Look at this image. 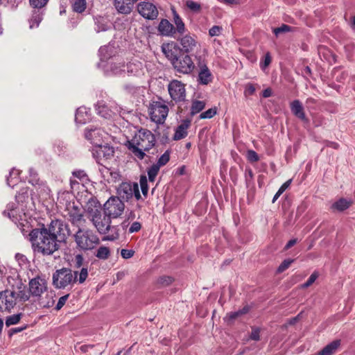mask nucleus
I'll use <instances>...</instances> for the list:
<instances>
[{
	"mask_svg": "<svg viewBox=\"0 0 355 355\" xmlns=\"http://www.w3.org/2000/svg\"><path fill=\"white\" fill-rule=\"evenodd\" d=\"M141 228V225L139 222H134L130 227L128 232L129 233H134L139 232Z\"/></svg>",
	"mask_w": 355,
	"mask_h": 355,
	"instance_id": "nucleus-55",
	"label": "nucleus"
},
{
	"mask_svg": "<svg viewBox=\"0 0 355 355\" xmlns=\"http://www.w3.org/2000/svg\"><path fill=\"white\" fill-rule=\"evenodd\" d=\"M290 107L291 112L293 114L294 116H295L297 118L300 119L302 121H308V119L306 116L302 105L299 100H294L293 101H292L291 103Z\"/></svg>",
	"mask_w": 355,
	"mask_h": 355,
	"instance_id": "nucleus-22",
	"label": "nucleus"
},
{
	"mask_svg": "<svg viewBox=\"0 0 355 355\" xmlns=\"http://www.w3.org/2000/svg\"><path fill=\"white\" fill-rule=\"evenodd\" d=\"M84 209L87 214L93 218L101 213V205L95 197H91L85 203Z\"/></svg>",
	"mask_w": 355,
	"mask_h": 355,
	"instance_id": "nucleus-17",
	"label": "nucleus"
},
{
	"mask_svg": "<svg viewBox=\"0 0 355 355\" xmlns=\"http://www.w3.org/2000/svg\"><path fill=\"white\" fill-rule=\"evenodd\" d=\"M93 347H94L93 345H83L80 347V350L83 353H86L87 352H88L89 349H92Z\"/></svg>",
	"mask_w": 355,
	"mask_h": 355,
	"instance_id": "nucleus-63",
	"label": "nucleus"
},
{
	"mask_svg": "<svg viewBox=\"0 0 355 355\" xmlns=\"http://www.w3.org/2000/svg\"><path fill=\"white\" fill-rule=\"evenodd\" d=\"M158 31L162 35L175 37V26L167 19L161 20L158 26Z\"/></svg>",
	"mask_w": 355,
	"mask_h": 355,
	"instance_id": "nucleus-21",
	"label": "nucleus"
},
{
	"mask_svg": "<svg viewBox=\"0 0 355 355\" xmlns=\"http://www.w3.org/2000/svg\"><path fill=\"white\" fill-rule=\"evenodd\" d=\"M135 251L132 250L122 249L121 251V255L123 259H130L133 257Z\"/></svg>",
	"mask_w": 355,
	"mask_h": 355,
	"instance_id": "nucleus-53",
	"label": "nucleus"
},
{
	"mask_svg": "<svg viewBox=\"0 0 355 355\" xmlns=\"http://www.w3.org/2000/svg\"><path fill=\"white\" fill-rule=\"evenodd\" d=\"M297 243L296 239H291L285 245L284 250H288L291 247H293L295 243Z\"/></svg>",
	"mask_w": 355,
	"mask_h": 355,
	"instance_id": "nucleus-64",
	"label": "nucleus"
},
{
	"mask_svg": "<svg viewBox=\"0 0 355 355\" xmlns=\"http://www.w3.org/2000/svg\"><path fill=\"white\" fill-rule=\"evenodd\" d=\"M318 277V272L316 271L313 272L311 275V276L309 277L308 280L305 283L302 284L301 287L302 288H306L309 287L315 282V281L316 280V279Z\"/></svg>",
	"mask_w": 355,
	"mask_h": 355,
	"instance_id": "nucleus-47",
	"label": "nucleus"
},
{
	"mask_svg": "<svg viewBox=\"0 0 355 355\" xmlns=\"http://www.w3.org/2000/svg\"><path fill=\"white\" fill-rule=\"evenodd\" d=\"M88 277L87 268L83 267L80 272H73L70 268H62L53 274V285L56 288H65L78 282L83 284Z\"/></svg>",
	"mask_w": 355,
	"mask_h": 355,
	"instance_id": "nucleus-4",
	"label": "nucleus"
},
{
	"mask_svg": "<svg viewBox=\"0 0 355 355\" xmlns=\"http://www.w3.org/2000/svg\"><path fill=\"white\" fill-rule=\"evenodd\" d=\"M162 51L177 72L190 74L195 69V64L189 55L182 52L178 53L176 44H163Z\"/></svg>",
	"mask_w": 355,
	"mask_h": 355,
	"instance_id": "nucleus-2",
	"label": "nucleus"
},
{
	"mask_svg": "<svg viewBox=\"0 0 355 355\" xmlns=\"http://www.w3.org/2000/svg\"><path fill=\"white\" fill-rule=\"evenodd\" d=\"M291 29V27L286 24H282L280 27L276 28L274 29L273 32L275 34V35H278L280 33H286L290 31Z\"/></svg>",
	"mask_w": 355,
	"mask_h": 355,
	"instance_id": "nucleus-49",
	"label": "nucleus"
},
{
	"mask_svg": "<svg viewBox=\"0 0 355 355\" xmlns=\"http://www.w3.org/2000/svg\"><path fill=\"white\" fill-rule=\"evenodd\" d=\"M155 144V135L150 130L141 128L131 140L127 141L125 146L135 157L143 159L146 155L144 151L149 150Z\"/></svg>",
	"mask_w": 355,
	"mask_h": 355,
	"instance_id": "nucleus-3",
	"label": "nucleus"
},
{
	"mask_svg": "<svg viewBox=\"0 0 355 355\" xmlns=\"http://www.w3.org/2000/svg\"><path fill=\"white\" fill-rule=\"evenodd\" d=\"M260 329L259 328H252L250 338L253 340L258 341L260 339Z\"/></svg>",
	"mask_w": 355,
	"mask_h": 355,
	"instance_id": "nucleus-52",
	"label": "nucleus"
},
{
	"mask_svg": "<svg viewBox=\"0 0 355 355\" xmlns=\"http://www.w3.org/2000/svg\"><path fill=\"white\" fill-rule=\"evenodd\" d=\"M10 293L16 298V301L26 302L30 298L29 291H26V286L19 278H8Z\"/></svg>",
	"mask_w": 355,
	"mask_h": 355,
	"instance_id": "nucleus-6",
	"label": "nucleus"
},
{
	"mask_svg": "<svg viewBox=\"0 0 355 355\" xmlns=\"http://www.w3.org/2000/svg\"><path fill=\"white\" fill-rule=\"evenodd\" d=\"M72 239L76 249L83 252L94 250L100 243L98 236L93 230L81 227H78Z\"/></svg>",
	"mask_w": 355,
	"mask_h": 355,
	"instance_id": "nucleus-5",
	"label": "nucleus"
},
{
	"mask_svg": "<svg viewBox=\"0 0 355 355\" xmlns=\"http://www.w3.org/2000/svg\"><path fill=\"white\" fill-rule=\"evenodd\" d=\"M170 159L169 153L166 150L158 159L157 162L155 164L160 168L162 166H164L168 163Z\"/></svg>",
	"mask_w": 355,
	"mask_h": 355,
	"instance_id": "nucleus-46",
	"label": "nucleus"
},
{
	"mask_svg": "<svg viewBox=\"0 0 355 355\" xmlns=\"http://www.w3.org/2000/svg\"><path fill=\"white\" fill-rule=\"evenodd\" d=\"M254 92L255 87L252 84L249 83L246 85L245 90V95H252L254 93Z\"/></svg>",
	"mask_w": 355,
	"mask_h": 355,
	"instance_id": "nucleus-58",
	"label": "nucleus"
},
{
	"mask_svg": "<svg viewBox=\"0 0 355 355\" xmlns=\"http://www.w3.org/2000/svg\"><path fill=\"white\" fill-rule=\"evenodd\" d=\"M205 103L202 101H193L191 107V114L192 116L199 113L205 107Z\"/></svg>",
	"mask_w": 355,
	"mask_h": 355,
	"instance_id": "nucleus-34",
	"label": "nucleus"
},
{
	"mask_svg": "<svg viewBox=\"0 0 355 355\" xmlns=\"http://www.w3.org/2000/svg\"><path fill=\"white\" fill-rule=\"evenodd\" d=\"M72 10L77 13H82L86 9V0H71Z\"/></svg>",
	"mask_w": 355,
	"mask_h": 355,
	"instance_id": "nucleus-30",
	"label": "nucleus"
},
{
	"mask_svg": "<svg viewBox=\"0 0 355 355\" xmlns=\"http://www.w3.org/2000/svg\"><path fill=\"white\" fill-rule=\"evenodd\" d=\"M69 296V295L67 294V295H63L59 298L58 302L55 306L56 310H60L63 307V306L65 304Z\"/></svg>",
	"mask_w": 355,
	"mask_h": 355,
	"instance_id": "nucleus-51",
	"label": "nucleus"
},
{
	"mask_svg": "<svg viewBox=\"0 0 355 355\" xmlns=\"http://www.w3.org/2000/svg\"><path fill=\"white\" fill-rule=\"evenodd\" d=\"M49 0H29L30 5L37 9H41L46 6Z\"/></svg>",
	"mask_w": 355,
	"mask_h": 355,
	"instance_id": "nucleus-45",
	"label": "nucleus"
},
{
	"mask_svg": "<svg viewBox=\"0 0 355 355\" xmlns=\"http://www.w3.org/2000/svg\"><path fill=\"white\" fill-rule=\"evenodd\" d=\"M12 175H15V176H17V175H19V173H18V171L17 170H15V169H12L10 172V175L7 178V184L9 186H11V184L12 183V180H13V178H12ZM15 178H17V177H15Z\"/></svg>",
	"mask_w": 355,
	"mask_h": 355,
	"instance_id": "nucleus-60",
	"label": "nucleus"
},
{
	"mask_svg": "<svg viewBox=\"0 0 355 355\" xmlns=\"http://www.w3.org/2000/svg\"><path fill=\"white\" fill-rule=\"evenodd\" d=\"M125 64L123 62L119 63H111L110 66V70L114 75H121L125 73Z\"/></svg>",
	"mask_w": 355,
	"mask_h": 355,
	"instance_id": "nucleus-32",
	"label": "nucleus"
},
{
	"mask_svg": "<svg viewBox=\"0 0 355 355\" xmlns=\"http://www.w3.org/2000/svg\"><path fill=\"white\" fill-rule=\"evenodd\" d=\"M158 166L153 164L148 169V180L150 182H154L159 171Z\"/></svg>",
	"mask_w": 355,
	"mask_h": 355,
	"instance_id": "nucleus-40",
	"label": "nucleus"
},
{
	"mask_svg": "<svg viewBox=\"0 0 355 355\" xmlns=\"http://www.w3.org/2000/svg\"><path fill=\"white\" fill-rule=\"evenodd\" d=\"M68 219L76 227H80V223L83 219V211L75 202L69 203L67 206Z\"/></svg>",
	"mask_w": 355,
	"mask_h": 355,
	"instance_id": "nucleus-11",
	"label": "nucleus"
},
{
	"mask_svg": "<svg viewBox=\"0 0 355 355\" xmlns=\"http://www.w3.org/2000/svg\"><path fill=\"white\" fill-rule=\"evenodd\" d=\"M291 181V180H288V181L284 182L278 190L279 193H283L285 191V190L290 186Z\"/></svg>",
	"mask_w": 355,
	"mask_h": 355,
	"instance_id": "nucleus-61",
	"label": "nucleus"
},
{
	"mask_svg": "<svg viewBox=\"0 0 355 355\" xmlns=\"http://www.w3.org/2000/svg\"><path fill=\"white\" fill-rule=\"evenodd\" d=\"M139 184L141 187V190L144 196H146L148 191V180L146 178V176L144 175H142L140 176L139 180Z\"/></svg>",
	"mask_w": 355,
	"mask_h": 355,
	"instance_id": "nucleus-41",
	"label": "nucleus"
},
{
	"mask_svg": "<svg viewBox=\"0 0 355 355\" xmlns=\"http://www.w3.org/2000/svg\"><path fill=\"white\" fill-rule=\"evenodd\" d=\"M217 113V108L216 107L208 109L207 111L202 112L200 114V119H211Z\"/></svg>",
	"mask_w": 355,
	"mask_h": 355,
	"instance_id": "nucleus-43",
	"label": "nucleus"
},
{
	"mask_svg": "<svg viewBox=\"0 0 355 355\" xmlns=\"http://www.w3.org/2000/svg\"><path fill=\"white\" fill-rule=\"evenodd\" d=\"M110 254V250L107 247H100L96 253V257L101 259H107Z\"/></svg>",
	"mask_w": 355,
	"mask_h": 355,
	"instance_id": "nucleus-37",
	"label": "nucleus"
},
{
	"mask_svg": "<svg viewBox=\"0 0 355 355\" xmlns=\"http://www.w3.org/2000/svg\"><path fill=\"white\" fill-rule=\"evenodd\" d=\"M85 110L86 109L85 107H79L77 109L75 115V120L76 123L83 124L87 122L88 117L87 116V112Z\"/></svg>",
	"mask_w": 355,
	"mask_h": 355,
	"instance_id": "nucleus-33",
	"label": "nucleus"
},
{
	"mask_svg": "<svg viewBox=\"0 0 355 355\" xmlns=\"http://www.w3.org/2000/svg\"><path fill=\"white\" fill-rule=\"evenodd\" d=\"M69 232L67 224L55 219L46 225L42 224L32 228L28 236L33 253L47 257L58 251L60 243L66 241Z\"/></svg>",
	"mask_w": 355,
	"mask_h": 355,
	"instance_id": "nucleus-1",
	"label": "nucleus"
},
{
	"mask_svg": "<svg viewBox=\"0 0 355 355\" xmlns=\"http://www.w3.org/2000/svg\"><path fill=\"white\" fill-rule=\"evenodd\" d=\"M169 94L175 101H184L186 97L185 85L178 80H172L168 86Z\"/></svg>",
	"mask_w": 355,
	"mask_h": 355,
	"instance_id": "nucleus-10",
	"label": "nucleus"
},
{
	"mask_svg": "<svg viewBox=\"0 0 355 355\" xmlns=\"http://www.w3.org/2000/svg\"><path fill=\"white\" fill-rule=\"evenodd\" d=\"M21 317V313L14 314L7 317L6 319V325L7 327H10L11 325L17 324L19 322Z\"/></svg>",
	"mask_w": 355,
	"mask_h": 355,
	"instance_id": "nucleus-39",
	"label": "nucleus"
},
{
	"mask_svg": "<svg viewBox=\"0 0 355 355\" xmlns=\"http://www.w3.org/2000/svg\"><path fill=\"white\" fill-rule=\"evenodd\" d=\"M97 113L103 118H109L111 116L110 110L104 103L98 102L96 105Z\"/></svg>",
	"mask_w": 355,
	"mask_h": 355,
	"instance_id": "nucleus-31",
	"label": "nucleus"
},
{
	"mask_svg": "<svg viewBox=\"0 0 355 355\" xmlns=\"http://www.w3.org/2000/svg\"><path fill=\"white\" fill-rule=\"evenodd\" d=\"M135 191V183L122 182L117 189V195L121 200L128 201L132 198Z\"/></svg>",
	"mask_w": 355,
	"mask_h": 355,
	"instance_id": "nucleus-16",
	"label": "nucleus"
},
{
	"mask_svg": "<svg viewBox=\"0 0 355 355\" xmlns=\"http://www.w3.org/2000/svg\"><path fill=\"white\" fill-rule=\"evenodd\" d=\"M173 20L175 24V34L179 33L182 35L186 31L185 25L181 17L175 11H173Z\"/></svg>",
	"mask_w": 355,
	"mask_h": 355,
	"instance_id": "nucleus-27",
	"label": "nucleus"
},
{
	"mask_svg": "<svg viewBox=\"0 0 355 355\" xmlns=\"http://www.w3.org/2000/svg\"><path fill=\"white\" fill-rule=\"evenodd\" d=\"M178 40L179 41L181 47H179L176 44L177 52L179 51L187 54L192 53L198 44L196 39L190 34L178 37Z\"/></svg>",
	"mask_w": 355,
	"mask_h": 355,
	"instance_id": "nucleus-12",
	"label": "nucleus"
},
{
	"mask_svg": "<svg viewBox=\"0 0 355 355\" xmlns=\"http://www.w3.org/2000/svg\"><path fill=\"white\" fill-rule=\"evenodd\" d=\"M73 175L80 180L85 178L87 175L84 171L78 170L73 172Z\"/></svg>",
	"mask_w": 355,
	"mask_h": 355,
	"instance_id": "nucleus-59",
	"label": "nucleus"
},
{
	"mask_svg": "<svg viewBox=\"0 0 355 355\" xmlns=\"http://www.w3.org/2000/svg\"><path fill=\"white\" fill-rule=\"evenodd\" d=\"M124 208V203L119 198L112 196L103 205V214L115 218L123 214Z\"/></svg>",
	"mask_w": 355,
	"mask_h": 355,
	"instance_id": "nucleus-7",
	"label": "nucleus"
},
{
	"mask_svg": "<svg viewBox=\"0 0 355 355\" xmlns=\"http://www.w3.org/2000/svg\"><path fill=\"white\" fill-rule=\"evenodd\" d=\"M271 60H272V58H271L270 53L269 52H267L265 54L263 62L261 63V67L262 69L266 68L267 67H268L270 65Z\"/></svg>",
	"mask_w": 355,
	"mask_h": 355,
	"instance_id": "nucleus-54",
	"label": "nucleus"
},
{
	"mask_svg": "<svg viewBox=\"0 0 355 355\" xmlns=\"http://www.w3.org/2000/svg\"><path fill=\"white\" fill-rule=\"evenodd\" d=\"M222 31V27L219 26H214L209 31L210 37L218 36Z\"/></svg>",
	"mask_w": 355,
	"mask_h": 355,
	"instance_id": "nucleus-50",
	"label": "nucleus"
},
{
	"mask_svg": "<svg viewBox=\"0 0 355 355\" xmlns=\"http://www.w3.org/2000/svg\"><path fill=\"white\" fill-rule=\"evenodd\" d=\"M254 177V173L252 170L250 168H246L245 170V178L246 182H249L252 180Z\"/></svg>",
	"mask_w": 355,
	"mask_h": 355,
	"instance_id": "nucleus-56",
	"label": "nucleus"
},
{
	"mask_svg": "<svg viewBox=\"0 0 355 355\" xmlns=\"http://www.w3.org/2000/svg\"><path fill=\"white\" fill-rule=\"evenodd\" d=\"M47 288L46 282L40 277H35L29 282V295L40 297Z\"/></svg>",
	"mask_w": 355,
	"mask_h": 355,
	"instance_id": "nucleus-14",
	"label": "nucleus"
},
{
	"mask_svg": "<svg viewBox=\"0 0 355 355\" xmlns=\"http://www.w3.org/2000/svg\"><path fill=\"white\" fill-rule=\"evenodd\" d=\"M114 6L119 14L129 15L132 11V0H114Z\"/></svg>",
	"mask_w": 355,
	"mask_h": 355,
	"instance_id": "nucleus-20",
	"label": "nucleus"
},
{
	"mask_svg": "<svg viewBox=\"0 0 355 355\" xmlns=\"http://www.w3.org/2000/svg\"><path fill=\"white\" fill-rule=\"evenodd\" d=\"M84 258L82 254H76L75 256V266L76 268L82 267L83 264Z\"/></svg>",
	"mask_w": 355,
	"mask_h": 355,
	"instance_id": "nucleus-57",
	"label": "nucleus"
},
{
	"mask_svg": "<svg viewBox=\"0 0 355 355\" xmlns=\"http://www.w3.org/2000/svg\"><path fill=\"white\" fill-rule=\"evenodd\" d=\"M97 231L102 234L108 232L111 227V217L104 214L103 216L101 213L98 216H94L90 219Z\"/></svg>",
	"mask_w": 355,
	"mask_h": 355,
	"instance_id": "nucleus-13",
	"label": "nucleus"
},
{
	"mask_svg": "<svg viewBox=\"0 0 355 355\" xmlns=\"http://www.w3.org/2000/svg\"><path fill=\"white\" fill-rule=\"evenodd\" d=\"M247 158L250 162H256L259 160L258 154L253 150H248Z\"/></svg>",
	"mask_w": 355,
	"mask_h": 355,
	"instance_id": "nucleus-48",
	"label": "nucleus"
},
{
	"mask_svg": "<svg viewBox=\"0 0 355 355\" xmlns=\"http://www.w3.org/2000/svg\"><path fill=\"white\" fill-rule=\"evenodd\" d=\"M95 147L96 149L94 154H96L97 158L98 159H101L103 157L105 159H108L114 156V151L113 147L110 146L107 144L102 145L101 143L98 145L95 146Z\"/></svg>",
	"mask_w": 355,
	"mask_h": 355,
	"instance_id": "nucleus-19",
	"label": "nucleus"
},
{
	"mask_svg": "<svg viewBox=\"0 0 355 355\" xmlns=\"http://www.w3.org/2000/svg\"><path fill=\"white\" fill-rule=\"evenodd\" d=\"M148 111L151 120L156 123L161 124L165 121L168 115V107L159 101H154L150 104Z\"/></svg>",
	"mask_w": 355,
	"mask_h": 355,
	"instance_id": "nucleus-8",
	"label": "nucleus"
},
{
	"mask_svg": "<svg viewBox=\"0 0 355 355\" xmlns=\"http://www.w3.org/2000/svg\"><path fill=\"white\" fill-rule=\"evenodd\" d=\"M352 205V202L345 198H340L338 200L332 204L331 209L339 211H343L348 209Z\"/></svg>",
	"mask_w": 355,
	"mask_h": 355,
	"instance_id": "nucleus-26",
	"label": "nucleus"
},
{
	"mask_svg": "<svg viewBox=\"0 0 355 355\" xmlns=\"http://www.w3.org/2000/svg\"><path fill=\"white\" fill-rule=\"evenodd\" d=\"M29 179L28 182L33 185H41L42 182L40 181L38 173L33 168H30L28 170Z\"/></svg>",
	"mask_w": 355,
	"mask_h": 355,
	"instance_id": "nucleus-35",
	"label": "nucleus"
},
{
	"mask_svg": "<svg viewBox=\"0 0 355 355\" xmlns=\"http://www.w3.org/2000/svg\"><path fill=\"white\" fill-rule=\"evenodd\" d=\"M340 345V340H335L326 345L322 350L315 355H333Z\"/></svg>",
	"mask_w": 355,
	"mask_h": 355,
	"instance_id": "nucleus-25",
	"label": "nucleus"
},
{
	"mask_svg": "<svg viewBox=\"0 0 355 355\" xmlns=\"http://www.w3.org/2000/svg\"><path fill=\"white\" fill-rule=\"evenodd\" d=\"M191 125V121L189 119L184 120L180 125H179L173 135V140L178 141L185 138L187 135V129Z\"/></svg>",
	"mask_w": 355,
	"mask_h": 355,
	"instance_id": "nucleus-24",
	"label": "nucleus"
},
{
	"mask_svg": "<svg viewBox=\"0 0 355 355\" xmlns=\"http://www.w3.org/2000/svg\"><path fill=\"white\" fill-rule=\"evenodd\" d=\"M186 6L190 10L194 12H199L201 10V5L192 0H187L186 1Z\"/></svg>",
	"mask_w": 355,
	"mask_h": 355,
	"instance_id": "nucleus-42",
	"label": "nucleus"
},
{
	"mask_svg": "<svg viewBox=\"0 0 355 355\" xmlns=\"http://www.w3.org/2000/svg\"><path fill=\"white\" fill-rule=\"evenodd\" d=\"M42 19V12L40 10H34L29 19L30 28L37 27Z\"/></svg>",
	"mask_w": 355,
	"mask_h": 355,
	"instance_id": "nucleus-29",
	"label": "nucleus"
},
{
	"mask_svg": "<svg viewBox=\"0 0 355 355\" xmlns=\"http://www.w3.org/2000/svg\"><path fill=\"white\" fill-rule=\"evenodd\" d=\"M133 196L137 200L141 198L137 183H135V191Z\"/></svg>",
	"mask_w": 355,
	"mask_h": 355,
	"instance_id": "nucleus-62",
	"label": "nucleus"
},
{
	"mask_svg": "<svg viewBox=\"0 0 355 355\" xmlns=\"http://www.w3.org/2000/svg\"><path fill=\"white\" fill-rule=\"evenodd\" d=\"M250 307L247 305L237 311L230 312L227 313V317L230 320L232 321L236 319L237 318L246 314L247 313H248Z\"/></svg>",
	"mask_w": 355,
	"mask_h": 355,
	"instance_id": "nucleus-36",
	"label": "nucleus"
},
{
	"mask_svg": "<svg viewBox=\"0 0 355 355\" xmlns=\"http://www.w3.org/2000/svg\"><path fill=\"white\" fill-rule=\"evenodd\" d=\"M102 137V131L99 128H90L87 129L85 132V138L89 140L91 143L95 146L101 144Z\"/></svg>",
	"mask_w": 355,
	"mask_h": 355,
	"instance_id": "nucleus-23",
	"label": "nucleus"
},
{
	"mask_svg": "<svg viewBox=\"0 0 355 355\" xmlns=\"http://www.w3.org/2000/svg\"><path fill=\"white\" fill-rule=\"evenodd\" d=\"M3 215L6 217L9 218L13 222H16L17 220V211L15 203H9L7 205L6 209L3 211Z\"/></svg>",
	"mask_w": 355,
	"mask_h": 355,
	"instance_id": "nucleus-28",
	"label": "nucleus"
},
{
	"mask_svg": "<svg viewBox=\"0 0 355 355\" xmlns=\"http://www.w3.org/2000/svg\"><path fill=\"white\" fill-rule=\"evenodd\" d=\"M173 282V278L170 276H162L157 279V284L159 287L169 286Z\"/></svg>",
	"mask_w": 355,
	"mask_h": 355,
	"instance_id": "nucleus-38",
	"label": "nucleus"
},
{
	"mask_svg": "<svg viewBox=\"0 0 355 355\" xmlns=\"http://www.w3.org/2000/svg\"><path fill=\"white\" fill-rule=\"evenodd\" d=\"M295 259H287L284 260L282 263L279 266V267L277 269V273H282L284 271H285L287 268H289L291 264L293 263Z\"/></svg>",
	"mask_w": 355,
	"mask_h": 355,
	"instance_id": "nucleus-44",
	"label": "nucleus"
},
{
	"mask_svg": "<svg viewBox=\"0 0 355 355\" xmlns=\"http://www.w3.org/2000/svg\"><path fill=\"white\" fill-rule=\"evenodd\" d=\"M137 10L141 16L148 20L157 19L159 14L157 6L147 0L139 2L137 5Z\"/></svg>",
	"mask_w": 355,
	"mask_h": 355,
	"instance_id": "nucleus-9",
	"label": "nucleus"
},
{
	"mask_svg": "<svg viewBox=\"0 0 355 355\" xmlns=\"http://www.w3.org/2000/svg\"><path fill=\"white\" fill-rule=\"evenodd\" d=\"M17 304L16 298L10 293V288L0 292V311L10 310Z\"/></svg>",
	"mask_w": 355,
	"mask_h": 355,
	"instance_id": "nucleus-15",
	"label": "nucleus"
},
{
	"mask_svg": "<svg viewBox=\"0 0 355 355\" xmlns=\"http://www.w3.org/2000/svg\"><path fill=\"white\" fill-rule=\"evenodd\" d=\"M200 68L198 76V82L200 85H206L211 83L213 80V76L206 64L199 62Z\"/></svg>",
	"mask_w": 355,
	"mask_h": 355,
	"instance_id": "nucleus-18",
	"label": "nucleus"
}]
</instances>
